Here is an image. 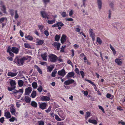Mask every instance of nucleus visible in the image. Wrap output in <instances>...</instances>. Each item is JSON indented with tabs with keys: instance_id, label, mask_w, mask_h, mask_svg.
Segmentation results:
<instances>
[{
	"instance_id": "nucleus-51",
	"label": "nucleus",
	"mask_w": 125,
	"mask_h": 125,
	"mask_svg": "<svg viewBox=\"0 0 125 125\" xmlns=\"http://www.w3.org/2000/svg\"><path fill=\"white\" fill-rule=\"evenodd\" d=\"M43 26L42 25H39L38 26V27L41 31H42L43 29Z\"/></svg>"
},
{
	"instance_id": "nucleus-37",
	"label": "nucleus",
	"mask_w": 125,
	"mask_h": 125,
	"mask_svg": "<svg viewBox=\"0 0 125 125\" xmlns=\"http://www.w3.org/2000/svg\"><path fill=\"white\" fill-rule=\"evenodd\" d=\"M57 72L56 70H54V71L52 73V76L53 77H54L55 76V74Z\"/></svg>"
},
{
	"instance_id": "nucleus-9",
	"label": "nucleus",
	"mask_w": 125,
	"mask_h": 125,
	"mask_svg": "<svg viewBox=\"0 0 125 125\" xmlns=\"http://www.w3.org/2000/svg\"><path fill=\"white\" fill-rule=\"evenodd\" d=\"M66 40V36L65 35L63 34L62 35L61 39V43L63 44L65 41Z\"/></svg>"
},
{
	"instance_id": "nucleus-18",
	"label": "nucleus",
	"mask_w": 125,
	"mask_h": 125,
	"mask_svg": "<svg viewBox=\"0 0 125 125\" xmlns=\"http://www.w3.org/2000/svg\"><path fill=\"white\" fill-rule=\"evenodd\" d=\"M7 75L8 76L10 77H14L17 75L16 74V73H14L13 72H8L7 73Z\"/></svg>"
},
{
	"instance_id": "nucleus-57",
	"label": "nucleus",
	"mask_w": 125,
	"mask_h": 125,
	"mask_svg": "<svg viewBox=\"0 0 125 125\" xmlns=\"http://www.w3.org/2000/svg\"><path fill=\"white\" fill-rule=\"evenodd\" d=\"M20 33L21 36V37H23V33L21 31V30L20 31Z\"/></svg>"
},
{
	"instance_id": "nucleus-29",
	"label": "nucleus",
	"mask_w": 125,
	"mask_h": 125,
	"mask_svg": "<svg viewBox=\"0 0 125 125\" xmlns=\"http://www.w3.org/2000/svg\"><path fill=\"white\" fill-rule=\"evenodd\" d=\"M60 38V35H56L55 36V40L57 42H58L59 41V39Z\"/></svg>"
},
{
	"instance_id": "nucleus-5",
	"label": "nucleus",
	"mask_w": 125,
	"mask_h": 125,
	"mask_svg": "<svg viewBox=\"0 0 125 125\" xmlns=\"http://www.w3.org/2000/svg\"><path fill=\"white\" fill-rule=\"evenodd\" d=\"M57 73L59 75L62 76L65 75L66 74L65 71L64 69L58 71Z\"/></svg>"
},
{
	"instance_id": "nucleus-25",
	"label": "nucleus",
	"mask_w": 125,
	"mask_h": 125,
	"mask_svg": "<svg viewBox=\"0 0 125 125\" xmlns=\"http://www.w3.org/2000/svg\"><path fill=\"white\" fill-rule=\"evenodd\" d=\"M110 48L111 49L113 52L114 55H115L116 54V52L115 49L112 46L111 44H110Z\"/></svg>"
},
{
	"instance_id": "nucleus-8",
	"label": "nucleus",
	"mask_w": 125,
	"mask_h": 125,
	"mask_svg": "<svg viewBox=\"0 0 125 125\" xmlns=\"http://www.w3.org/2000/svg\"><path fill=\"white\" fill-rule=\"evenodd\" d=\"M41 99L42 101H48L50 100V98L47 96H43L41 98Z\"/></svg>"
},
{
	"instance_id": "nucleus-17",
	"label": "nucleus",
	"mask_w": 125,
	"mask_h": 125,
	"mask_svg": "<svg viewBox=\"0 0 125 125\" xmlns=\"http://www.w3.org/2000/svg\"><path fill=\"white\" fill-rule=\"evenodd\" d=\"M74 75V73L73 72H71L68 73V75H66V77L67 78L69 77H72Z\"/></svg>"
},
{
	"instance_id": "nucleus-53",
	"label": "nucleus",
	"mask_w": 125,
	"mask_h": 125,
	"mask_svg": "<svg viewBox=\"0 0 125 125\" xmlns=\"http://www.w3.org/2000/svg\"><path fill=\"white\" fill-rule=\"evenodd\" d=\"M86 1V0H82V1L83 3V6L84 8L86 7V5H85V1Z\"/></svg>"
},
{
	"instance_id": "nucleus-44",
	"label": "nucleus",
	"mask_w": 125,
	"mask_h": 125,
	"mask_svg": "<svg viewBox=\"0 0 125 125\" xmlns=\"http://www.w3.org/2000/svg\"><path fill=\"white\" fill-rule=\"evenodd\" d=\"M15 89V87H9L8 88V90L9 91H12V90H14Z\"/></svg>"
},
{
	"instance_id": "nucleus-43",
	"label": "nucleus",
	"mask_w": 125,
	"mask_h": 125,
	"mask_svg": "<svg viewBox=\"0 0 125 125\" xmlns=\"http://www.w3.org/2000/svg\"><path fill=\"white\" fill-rule=\"evenodd\" d=\"M98 107L99 109L101 110L103 113H105V111L104 110V109L102 106L100 105H99Z\"/></svg>"
},
{
	"instance_id": "nucleus-34",
	"label": "nucleus",
	"mask_w": 125,
	"mask_h": 125,
	"mask_svg": "<svg viewBox=\"0 0 125 125\" xmlns=\"http://www.w3.org/2000/svg\"><path fill=\"white\" fill-rule=\"evenodd\" d=\"M57 27H59L60 26L61 27H62L64 25V24L62 23L61 22H58L57 23Z\"/></svg>"
},
{
	"instance_id": "nucleus-24",
	"label": "nucleus",
	"mask_w": 125,
	"mask_h": 125,
	"mask_svg": "<svg viewBox=\"0 0 125 125\" xmlns=\"http://www.w3.org/2000/svg\"><path fill=\"white\" fill-rule=\"evenodd\" d=\"M34 67L37 69V71L39 73L41 74H42V72L41 69L37 65H35Z\"/></svg>"
},
{
	"instance_id": "nucleus-64",
	"label": "nucleus",
	"mask_w": 125,
	"mask_h": 125,
	"mask_svg": "<svg viewBox=\"0 0 125 125\" xmlns=\"http://www.w3.org/2000/svg\"><path fill=\"white\" fill-rule=\"evenodd\" d=\"M68 80L70 83V84H71L72 83H74V80L73 79H71L70 80Z\"/></svg>"
},
{
	"instance_id": "nucleus-23",
	"label": "nucleus",
	"mask_w": 125,
	"mask_h": 125,
	"mask_svg": "<svg viewBox=\"0 0 125 125\" xmlns=\"http://www.w3.org/2000/svg\"><path fill=\"white\" fill-rule=\"evenodd\" d=\"M37 103L34 101H32L31 103V105L34 107H37Z\"/></svg>"
},
{
	"instance_id": "nucleus-36",
	"label": "nucleus",
	"mask_w": 125,
	"mask_h": 125,
	"mask_svg": "<svg viewBox=\"0 0 125 125\" xmlns=\"http://www.w3.org/2000/svg\"><path fill=\"white\" fill-rule=\"evenodd\" d=\"M39 125H44V122L43 121H38Z\"/></svg>"
},
{
	"instance_id": "nucleus-10",
	"label": "nucleus",
	"mask_w": 125,
	"mask_h": 125,
	"mask_svg": "<svg viewBox=\"0 0 125 125\" xmlns=\"http://www.w3.org/2000/svg\"><path fill=\"white\" fill-rule=\"evenodd\" d=\"M13 94H16L19 92L21 93L22 94L23 93V89H20L19 90H15L13 91Z\"/></svg>"
},
{
	"instance_id": "nucleus-42",
	"label": "nucleus",
	"mask_w": 125,
	"mask_h": 125,
	"mask_svg": "<svg viewBox=\"0 0 125 125\" xmlns=\"http://www.w3.org/2000/svg\"><path fill=\"white\" fill-rule=\"evenodd\" d=\"M44 33L47 36H48L49 35V33L47 30L45 31L44 32Z\"/></svg>"
},
{
	"instance_id": "nucleus-60",
	"label": "nucleus",
	"mask_w": 125,
	"mask_h": 125,
	"mask_svg": "<svg viewBox=\"0 0 125 125\" xmlns=\"http://www.w3.org/2000/svg\"><path fill=\"white\" fill-rule=\"evenodd\" d=\"M40 64L43 65H44L47 64L46 62H42L40 63Z\"/></svg>"
},
{
	"instance_id": "nucleus-30",
	"label": "nucleus",
	"mask_w": 125,
	"mask_h": 125,
	"mask_svg": "<svg viewBox=\"0 0 125 125\" xmlns=\"http://www.w3.org/2000/svg\"><path fill=\"white\" fill-rule=\"evenodd\" d=\"M25 38L27 39L28 40L30 41L32 40L33 39V38L30 35L25 36Z\"/></svg>"
},
{
	"instance_id": "nucleus-45",
	"label": "nucleus",
	"mask_w": 125,
	"mask_h": 125,
	"mask_svg": "<svg viewBox=\"0 0 125 125\" xmlns=\"http://www.w3.org/2000/svg\"><path fill=\"white\" fill-rule=\"evenodd\" d=\"M64 83L66 85H68L70 84V83L68 80L64 82Z\"/></svg>"
},
{
	"instance_id": "nucleus-20",
	"label": "nucleus",
	"mask_w": 125,
	"mask_h": 125,
	"mask_svg": "<svg viewBox=\"0 0 125 125\" xmlns=\"http://www.w3.org/2000/svg\"><path fill=\"white\" fill-rule=\"evenodd\" d=\"M89 122L92 123L94 125H97V122L96 120H92L91 119H89L88 120Z\"/></svg>"
},
{
	"instance_id": "nucleus-40",
	"label": "nucleus",
	"mask_w": 125,
	"mask_h": 125,
	"mask_svg": "<svg viewBox=\"0 0 125 125\" xmlns=\"http://www.w3.org/2000/svg\"><path fill=\"white\" fill-rule=\"evenodd\" d=\"M24 45L25 47L27 48H31V46L29 44L27 43H24Z\"/></svg>"
},
{
	"instance_id": "nucleus-47",
	"label": "nucleus",
	"mask_w": 125,
	"mask_h": 125,
	"mask_svg": "<svg viewBox=\"0 0 125 125\" xmlns=\"http://www.w3.org/2000/svg\"><path fill=\"white\" fill-rule=\"evenodd\" d=\"M65 47V45L64 46H62L61 48V50L60 51L62 52H64V49Z\"/></svg>"
},
{
	"instance_id": "nucleus-21",
	"label": "nucleus",
	"mask_w": 125,
	"mask_h": 125,
	"mask_svg": "<svg viewBox=\"0 0 125 125\" xmlns=\"http://www.w3.org/2000/svg\"><path fill=\"white\" fill-rule=\"evenodd\" d=\"M89 32L90 35L91 37L93 36H95L94 33L93 31V29H90L89 30Z\"/></svg>"
},
{
	"instance_id": "nucleus-7",
	"label": "nucleus",
	"mask_w": 125,
	"mask_h": 125,
	"mask_svg": "<svg viewBox=\"0 0 125 125\" xmlns=\"http://www.w3.org/2000/svg\"><path fill=\"white\" fill-rule=\"evenodd\" d=\"M97 2L98 8L100 10L102 8V1L101 0H97Z\"/></svg>"
},
{
	"instance_id": "nucleus-19",
	"label": "nucleus",
	"mask_w": 125,
	"mask_h": 125,
	"mask_svg": "<svg viewBox=\"0 0 125 125\" xmlns=\"http://www.w3.org/2000/svg\"><path fill=\"white\" fill-rule=\"evenodd\" d=\"M5 116L7 118H10L11 117L10 113L8 112H5Z\"/></svg>"
},
{
	"instance_id": "nucleus-62",
	"label": "nucleus",
	"mask_w": 125,
	"mask_h": 125,
	"mask_svg": "<svg viewBox=\"0 0 125 125\" xmlns=\"http://www.w3.org/2000/svg\"><path fill=\"white\" fill-rule=\"evenodd\" d=\"M67 62L68 64L71 65L73 66L72 63L70 60H68L67 61Z\"/></svg>"
},
{
	"instance_id": "nucleus-33",
	"label": "nucleus",
	"mask_w": 125,
	"mask_h": 125,
	"mask_svg": "<svg viewBox=\"0 0 125 125\" xmlns=\"http://www.w3.org/2000/svg\"><path fill=\"white\" fill-rule=\"evenodd\" d=\"M97 42H98L99 44H101L102 42V41L99 37H97Z\"/></svg>"
},
{
	"instance_id": "nucleus-27",
	"label": "nucleus",
	"mask_w": 125,
	"mask_h": 125,
	"mask_svg": "<svg viewBox=\"0 0 125 125\" xmlns=\"http://www.w3.org/2000/svg\"><path fill=\"white\" fill-rule=\"evenodd\" d=\"M23 81L22 80H19L18 82V85L20 87H21L23 86Z\"/></svg>"
},
{
	"instance_id": "nucleus-26",
	"label": "nucleus",
	"mask_w": 125,
	"mask_h": 125,
	"mask_svg": "<svg viewBox=\"0 0 125 125\" xmlns=\"http://www.w3.org/2000/svg\"><path fill=\"white\" fill-rule=\"evenodd\" d=\"M36 91H33L31 94V96L32 98H34L36 96Z\"/></svg>"
},
{
	"instance_id": "nucleus-31",
	"label": "nucleus",
	"mask_w": 125,
	"mask_h": 125,
	"mask_svg": "<svg viewBox=\"0 0 125 125\" xmlns=\"http://www.w3.org/2000/svg\"><path fill=\"white\" fill-rule=\"evenodd\" d=\"M2 10L3 11L4 13H6V8L5 6L4 5H3L2 6Z\"/></svg>"
},
{
	"instance_id": "nucleus-35",
	"label": "nucleus",
	"mask_w": 125,
	"mask_h": 125,
	"mask_svg": "<svg viewBox=\"0 0 125 125\" xmlns=\"http://www.w3.org/2000/svg\"><path fill=\"white\" fill-rule=\"evenodd\" d=\"M55 20H53L51 21L48 20L47 21L48 23L50 24H52L55 22Z\"/></svg>"
},
{
	"instance_id": "nucleus-63",
	"label": "nucleus",
	"mask_w": 125,
	"mask_h": 125,
	"mask_svg": "<svg viewBox=\"0 0 125 125\" xmlns=\"http://www.w3.org/2000/svg\"><path fill=\"white\" fill-rule=\"evenodd\" d=\"M5 20V18L4 17L1 18L0 19V22L2 23L3 21Z\"/></svg>"
},
{
	"instance_id": "nucleus-58",
	"label": "nucleus",
	"mask_w": 125,
	"mask_h": 125,
	"mask_svg": "<svg viewBox=\"0 0 125 125\" xmlns=\"http://www.w3.org/2000/svg\"><path fill=\"white\" fill-rule=\"evenodd\" d=\"M43 43V41L42 40H40L38 42V43L39 45H41Z\"/></svg>"
},
{
	"instance_id": "nucleus-2",
	"label": "nucleus",
	"mask_w": 125,
	"mask_h": 125,
	"mask_svg": "<svg viewBox=\"0 0 125 125\" xmlns=\"http://www.w3.org/2000/svg\"><path fill=\"white\" fill-rule=\"evenodd\" d=\"M58 57L55 55L50 54L49 55V59L50 61L52 62H56Z\"/></svg>"
},
{
	"instance_id": "nucleus-16",
	"label": "nucleus",
	"mask_w": 125,
	"mask_h": 125,
	"mask_svg": "<svg viewBox=\"0 0 125 125\" xmlns=\"http://www.w3.org/2000/svg\"><path fill=\"white\" fill-rule=\"evenodd\" d=\"M121 59H116L115 60V62L118 65H121L122 63V62L121 61Z\"/></svg>"
},
{
	"instance_id": "nucleus-12",
	"label": "nucleus",
	"mask_w": 125,
	"mask_h": 125,
	"mask_svg": "<svg viewBox=\"0 0 125 125\" xmlns=\"http://www.w3.org/2000/svg\"><path fill=\"white\" fill-rule=\"evenodd\" d=\"M40 13L42 17L43 18H46L47 14L44 11H41L40 12Z\"/></svg>"
},
{
	"instance_id": "nucleus-49",
	"label": "nucleus",
	"mask_w": 125,
	"mask_h": 125,
	"mask_svg": "<svg viewBox=\"0 0 125 125\" xmlns=\"http://www.w3.org/2000/svg\"><path fill=\"white\" fill-rule=\"evenodd\" d=\"M80 73L82 75V77L83 78H84V74L83 71H81L80 72Z\"/></svg>"
},
{
	"instance_id": "nucleus-6",
	"label": "nucleus",
	"mask_w": 125,
	"mask_h": 125,
	"mask_svg": "<svg viewBox=\"0 0 125 125\" xmlns=\"http://www.w3.org/2000/svg\"><path fill=\"white\" fill-rule=\"evenodd\" d=\"M19 51V49L18 48L15 47H12L11 50V52L16 54L18 53Z\"/></svg>"
},
{
	"instance_id": "nucleus-46",
	"label": "nucleus",
	"mask_w": 125,
	"mask_h": 125,
	"mask_svg": "<svg viewBox=\"0 0 125 125\" xmlns=\"http://www.w3.org/2000/svg\"><path fill=\"white\" fill-rule=\"evenodd\" d=\"M53 68L52 67H50V66H49L48 67L47 69H48L49 71V72H50L53 69Z\"/></svg>"
},
{
	"instance_id": "nucleus-11",
	"label": "nucleus",
	"mask_w": 125,
	"mask_h": 125,
	"mask_svg": "<svg viewBox=\"0 0 125 125\" xmlns=\"http://www.w3.org/2000/svg\"><path fill=\"white\" fill-rule=\"evenodd\" d=\"M52 45L54 47H56L57 50H59L61 45L60 43L57 42H54L52 44Z\"/></svg>"
},
{
	"instance_id": "nucleus-4",
	"label": "nucleus",
	"mask_w": 125,
	"mask_h": 125,
	"mask_svg": "<svg viewBox=\"0 0 125 125\" xmlns=\"http://www.w3.org/2000/svg\"><path fill=\"white\" fill-rule=\"evenodd\" d=\"M47 106L46 103H42L39 105V107L42 110H44L46 109Z\"/></svg>"
},
{
	"instance_id": "nucleus-48",
	"label": "nucleus",
	"mask_w": 125,
	"mask_h": 125,
	"mask_svg": "<svg viewBox=\"0 0 125 125\" xmlns=\"http://www.w3.org/2000/svg\"><path fill=\"white\" fill-rule=\"evenodd\" d=\"M86 116H85V118H88L90 116V113L89 112H86Z\"/></svg>"
},
{
	"instance_id": "nucleus-32",
	"label": "nucleus",
	"mask_w": 125,
	"mask_h": 125,
	"mask_svg": "<svg viewBox=\"0 0 125 125\" xmlns=\"http://www.w3.org/2000/svg\"><path fill=\"white\" fill-rule=\"evenodd\" d=\"M54 116L55 119L57 121H61V119L57 115L55 114Z\"/></svg>"
},
{
	"instance_id": "nucleus-61",
	"label": "nucleus",
	"mask_w": 125,
	"mask_h": 125,
	"mask_svg": "<svg viewBox=\"0 0 125 125\" xmlns=\"http://www.w3.org/2000/svg\"><path fill=\"white\" fill-rule=\"evenodd\" d=\"M73 20V19L71 18H67L66 19V21H72Z\"/></svg>"
},
{
	"instance_id": "nucleus-15",
	"label": "nucleus",
	"mask_w": 125,
	"mask_h": 125,
	"mask_svg": "<svg viewBox=\"0 0 125 125\" xmlns=\"http://www.w3.org/2000/svg\"><path fill=\"white\" fill-rule=\"evenodd\" d=\"M10 84L12 87H15V88L16 83L14 80H11L10 81Z\"/></svg>"
},
{
	"instance_id": "nucleus-56",
	"label": "nucleus",
	"mask_w": 125,
	"mask_h": 125,
	"mask_svg": "<svg viewBox=\"0 0 125 125\" xmlns=\"http://www.w3.org/2000/svg\"><path fill=\"white\" fill-rule=\"evenodd\" d=\"M11 49L10 46H9L7 49V52H10V51H11Z\"/></svg>"
},
{
	"instance_id": "nucleus-52",
	"label": "nucleus",
	"mask_w": 125,
	"mask_h": 125,
	"mask_svg": "<svg viewBox=\"0 0 125 125\" xmlns=\"http://www.w3.org/2000/svg\"><path fill=\"white\" fill-rule=\"evenodd\" d=\"M15 118L14 117H12L9 119V120L10 122H13L14 121Z\"/></svg>"
},
{
	"instance_id": "nucleus-39",
	"label": "nucleus",
	"mask_w": 125,
	"mask_h": 125,
	"mask_svg": "<svg viewBox=\"0 0 125 125\" xmlns=\"http://www.w3.org/2000/svg\"><path fill=\"white\" fill-rule=\"evenodd\" d=\"M42 90V88L41 86H40L39 87H38L37 89L39 92L40 93H41Z\"/></svg>"
},
{
	"instance_id": "nucleus-28",
	"label": "nucleus",
	"mask_w": 125,
	"mask_h": 125,
	"mask_svg": "<svg viewBox=\"0 0 125 125\" xmlns=\"http://www.w3.org/2000/svg\"><path fill=\"white\" fill-rule=\"evenodd\" d=\"M32 85L34 88H36L37 86V83L35 82H33L32 83Z\"/></svg>"
},
{
	"instance_id": "nucleus-54",
	"label": "nucleus",
	"mask_w": 125,
	"mask_h": 125,
	"mask_svg": "<svg viewBox=\"0 0 125 125\" xmlns=\"http://www.w3.org/2000/svg\"><path fill=\"white\" fill-rule=\"evenodd\" d=\"M4 118L3 117H1V118H0V122L1 123H3V122L4 121Z\"/></svg>"
},
{
	"instance_id": "nucleus-3",
	"label": "nucleus",
	"mask_w": 125,
	"mask_h": 125,
	"mask_svg": "<svg viewBox=\"0 0 125 125\" xmlns=\"http://www.w3.org/2000/svg\"><path fill=\"white\" fill-rule=\"evenodd\" d=\"M31 87H28L25 89V95H29L32 91Z\"/></svg>"
},
{
	"instance_id": "nucleus-59",
	"label": "nucleus",
	"mask_w": 125,
	"mask_h": 125,
	"mask_svg": "<svg viewBox=\"0 0 125 125\" xmlns=\"http://www.w3.org/2000/svg\"><path fill=\"white\" fill-rule=\"evenodd\" d=\"M14 10H10V12L11 15H13L14 14L13 11Z\"/></svg>"
},
{
	"instance_id": "nucleus-38",
	"label": "nucleus",
	"mask_w": 125,
	"mask_h": 125,
	"mask_svg": "<svg viewBox=\"0 0 125 125\" xmlns=\"http://www.w3.org/2000/svg\"><path fill=\"white\" fill-rule=\"evenodd\" d=\"M19 16L17 13V11L16 10L15 11V18L17 19L19 18Z\"/></svg>"
},
{
	"instance_id": "nucleus-13",
	"label": "nucleus",
	"mask_w": 125,
	"mask_h": 125,
	"mask_svg": "<svg viewBox=\"0 0 125 125\" xmlns=\"http://www.w3.org/2000/svg\"><path fill=\"white\" fill-rule=\"evenodd\" d=\"M41 57L44 60L46 61L47 60V55L46 53H42L41 55Z\"/></svg>"
},
{
	"instance_id": "nucleus-41",
	"label": "nucleus",
	"mask_w": 125,
	"mask_h": 125,
	"mask_svg": "<svg viewBox=\"0 0 125 125\" xmlns=\"http://www.w3.org/2000/svg\"><path fill=\"white\" fill-rule=\"evenodd\" d=\"M61 15L63 17H65L66 16V13L65 12H62Z\"/></svg>"
},
{
	"instance_id": "nucleus-50",
	"label": "nucleus",
	"mask_w": 125,
	"mask_h": 125,
	"mask_svg": "<svg viewBox=\"0 0 125 125\" xmlns=\"http://www.w3.org/2000/svg\"><path fill=\"white\" fill-rule=\"evenodd\" d=\"M51 107L50 106L48 108V109L47 110H45V111L46 113H49L51 111Z\"/></svg>"
},
{
	"instance_id": "nucleus-22",
	"label": "nucleus",
	"mask_w": 125,
	"mask_h": 125,
	"mask_svg": "<svg viewBox=\"0 0 125 125\" xmlns=\"http://www.w3.org/2000/svg\"><path fill=\"white\" fill-rule=\"evenodd\" d=\"M25 100L26 103H29L31 100V98L29 96H25Z\"/></svg>"
},
{
	"instance_id": "nucleus-14",
	"label": "nucleus",
	"mask_w": 125,
	"mask_h": 125,
	"mask_svg": "<svg viewBox=\"0 0 125 125\" xmlns=\"http://www.w3.org/2000/svg\"><path fill=\"white\" fill-rule=\"evenodd\" d=\"M10 112L11 113L13 114L14 115H15V114L16 110L15 108L11 106L10 108Z\"/></svg>"
},
{
	"instance_id": "nucleus-55",
	"label": "nucleus",
	"mask_w": 125,
	"mask_h": 125,
	"mask_svg": "<svg viewBox=\"0 0 125 125\" xmlns=\"http://www.w3.org/2000/svg\"><path fill=\"white\" fill-rule=\"evenodd\" d=\"M73 14V10H71L69 12V16H71Z\"/></svg>"
},
{
	"instance_id": "nucleus-1",
	"label": "nucleus",
	"mask_w": 125,
	"mask_h": 125,
	"mask_svg": "<svg viewBox=\"0 0 125 125\" xmlns=\"http://www.w3.org/2000/svg\"><path fill=\"white\" fill-rule=\"evenodd\" d=\"M27 59V58L26 57H23L20 59L17 58L15 59V61H16L18 65L19 66L23 65L24 61Z\"/></svg>"
}]
</instances>
